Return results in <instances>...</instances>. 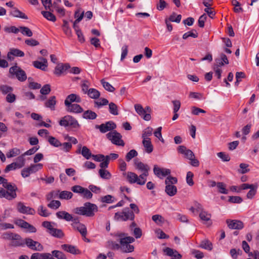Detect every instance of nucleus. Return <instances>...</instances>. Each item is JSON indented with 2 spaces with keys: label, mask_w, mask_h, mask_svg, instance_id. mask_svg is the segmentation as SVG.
<instances>
[{
  "label": "nucleus",
  "mask_w": 259,
  "mask_h": 259,
  "mask_svg": "<svg viewBox=\"0 0 259 259\" xmlns=\"http://www.w3.org/2000/svg\"><path fill=\"white\" fill-rule=\"evenodd\" d=\"M51 92L50 85L49 84L44 85L40 90V93L44 95H48Z\"/></svg>",
  "instance_id": "nucleus-64"
},
{
  "label": "nucleus",
  "mask_w": 259,
  "mask_h": 259,
  "mask_svg": "<svg viewBox=\"0 0 259 259\" xmlns=\"http://www.w3.org/2000/svg\"><path fill=\"white\" fill-rule=\"evenodd\" d=\"M56 98L55 96H53L49 98V99L45 102V105L46 107L50 108L51 110L55 109V105L56 104Z\"/></svg>",
  "instance_id": "nucleus-30"
},
{
  "label": "nucleus",
  "mask_w": 259,
  "mask_h": 259,
  "mask_svg": "<svg viewBox=\"0 0 259 259\" xmlns=\"http://www.w3.org/2000/svg\"><path fill=\"white\" fill-rule=\"evenodd\" d=\"M37 211L38 214L43 217H48L51 213L49 212L46 208L44 207L43 205H40L38 207Z\"/></svg>",
  "instance_id": "nucleus-35"
},
{
  "label": "nucleus",
  "mask_w": 259,
  "mask_h": 259,
  "mask_svg": "<svg viewBox=\"0 0 259 259\" xmlns=\"http://www.w3.org/2000/svg\"><path fill=\"white\" fill-rule=\"evenodd\" d=\"M135 166L137 169L143 172L140 175V177L143 179V183H143L144 181H147V177L148 176V171L150 169V167L147 164H144L141 161L135 162Z\"/></svg>",
  "instance_id": "nucleus-9"
},
{
  "label": "nucleus",
  "mask_w": 259,
  "mask_h": 259,
  "mask_svg": "<svg viewBox=\"0 0 259 259\" xmlns=\"http://www.w3.org/2000/svg\"><path fill=\"white\" fill-rule=\"evenodd\" d=\"M153 132V128L151 127H148L145 129L143 132L142 138H149L152 135Z\"/></svg>",
  "instance_id": "nucleus-62"
},
{
  "label": "nucleus",
  "mask_w": 259,
  "mask_h": 259,
  "mask_svg": "<svg viewBox=\"0 0 259 259\" xmlns=\"http://www.w3.org/2000/svg\"><path fill=\"white\" fill-rule=\"evenodd\" d=\"M98 210V206L91 202H85L83 206L76 207L74 209L75 213L88 217L94 216L95 212H97Z\"/></svg>",
  "instance_id": "nucleus-3"
},
{
  "label": "nucleus",
  "mask_w": 259,
  "mask_h": 259,
  "mask_svg": "<svg viewBox=\"0 0 259 259\" xmlns=\"http://www.w3.org/2000/svg\"><path fill=\"white\" fill-rule=\"evenodd\" d=\"M182 19V16L181 15H177L175 13L172 14L169 16V20L171 22H175L176 23H180Z\"/></svg>",
  "instance_id": "nucleus-50"
},
{
  "label": "nucleus",
  "mask_w": 259,
  "mask_h": 259,
  "mask_svg": "<svg viewBox=\"0 0 259 259\" xmlns=\"http://www.w3.org/2000/svg\"><path fill=\"white\" fill-rule=\"evenodd\" d=\"M135 109L136 112L141 116L143 119L146 121H149L151 119L150 114L146 113V110L140 104H135Z\"/></svg>",
  "instance_id": "nucleus-15"
},
{
  "label": "nucleus",
  "mask_w": 259,
  "mask_h": 259,
  "mask_svg": "<svg viewBox=\"0 0 259 259\" xmlns=\"http://www.w3.org/2000/svg\"><path fill=\"white\" fill-rule=\"evenodd\" d=\"M25 156V155L23 153V154L21 155L20 156L17 157V162L16 163H17L18 168H20L24 166L25 162V160L24 158Z\"/></svg>",
  "instance_id": "nucleus-51"
},
{
  "label": "nucleus",
  "mask_w": 259,
  "mask_h": 259,
  "mask_svg": "<svg viewBox=\"0 0 259 259\" xmlns=\"http://www.w3.org/2000/svg\"><path fill=\"white\" fill-rule=\"evenodd\" d=\"M48 142L51 145L55 147H58L62 145L61 142L58 139L52 136L49 137Z\"/></svg>",
  "instance_id": "nucleus-46"
},
{
  "label": "nucleus",
  "mask_w": 259,
  "mask_h": 259,
  "mask_svg": "<svg viewBox=\"0 0 259 259\" xmlns=\"http://www.w3.org/2000/svg\"><path fill=\"white\" fill-rule=\"evenodd\" d=\"M65 107L68 112L78 114L83 111V108L77 104H72Z\"/></svg>",
  "instance_id": "nucleus-21"
},
{
  "label": "nucleus",
  "mask_w": 259,
  "mask_h": 259,
  "mask_svg": "<svg viewBox=\"0 0 259 259\" xmlns=\"http://www.w3.org/2000/svg\"><path fill=\"white\" fill-rule=\"evenodd\" d=\"M100 176L104 179L108 180L111 178V174L107 170L104 169H100L99 170Z\"/></svg>",
  "instance_id": "nucleus-45"
},
{
  "label": "nucleus",
  "mask_w": 259,
  "mask_h": 259,
  "mask_svg": "<svg viewBox=\"0 0 259 259\" xmlns=\"http://www.w3.org/2000/svg\"><path fill=\"white\" fill-rule=\"evenodd\" d=\"M12 197H14V195H10L8 191L5 190L2 188H0V198H5L8 200H12Z\"/></svg>",
  "instance_id": "nucleus-43"
},
{
  "label": "nucleus",
  "mask_w": 259,
  "mask_h": 259,
  "mask_svg": "<svg viewBox=\"0 0 259 259\" xmlns=\"http://www.w3.org/2000/svg\"><path fill=\"white\" fill-rule=\"evenodd\" d=\"M232 4L234 6V11L235 13H239L243 11V9L240 7V4L237 0H232Z\"/></svg>",
  "instance_id": "nucleus-56"
},
{
  "label": "nucleus",
  "mask_w": 259,
  "mask_h": 259,
  "mask_svg": "<svg viewBox=\"0 0 259 259\" xmlns=\"http://www.w3.org/2000/svg\"><path fill=\"white\" fill-rule=\"evenodd\" d=\"M109 112L113 115H118L119 114L118 106L113 102H110L109 104Z\"/></svg>",
  "instance_id": "nucleus-37"
},
{
  "label": "nucleus",
  "mask_w": 259,
  "mask_h": 259,
  "mask_svg": "<svg viewBox=\"0 0 259 259\" xmlns=\"http://www.w3.org/2000/svg\"><path fill=\"white\" fill-rule=\"evenodd\" d=\"M72 222V227L79 232L83 237H85L87 234V230L85 226L79 223L77 218L74 219Z\"/></svg>",
  "instance_id": "nucleus-14"
},
{
  "label": "nucleus",
  "mask_w": 259,
  "mask_h": 259,
  "mask_svg": "<svg viewBox=\"0 0 259 259\" xmlns=\"http://www.w3.org/2000/svg\"><path fill=\"white\" fill-rule=\"evenodd\" d=\"M242 251L240 249L237 250L235 248H233L230 251V254L233 259H236L238 255H240Z\"/></svg>",
  "instance_id": "nucleus-60"
},
{
  "label": "nucleus",
  "mask_w": 259,
  "mask_h": 259,
  "mask_svg": "<svg viewBox=\"0 0 259 259\" xmlns=\"http://www.w3.org/2000/svg\"><path fill=\"white\" fill-rule=\"evenodd\" d=\"M130 207L131 210L128 207H125L121 212H116L114 217V220L117 221H134L135 218L134 213H139L140 210L138 206L134 203H131Z\"/></svg>",
  "instance_id": "nucleus-2"
},
{
  "label": "nucleus",
  "mask_w": 259,
  "mask_h": 259,
  "mask_svg": "<svg viewBox=\"0 0 259 259\" xmlns=\"http://www.w3.org/2000/svg\"><path fill=\"white\" fill-rule=\"evenodd\" d=\"M138 155V152L134 149L130 150L125 156V159L127 161H130L133 158Z\"/></svg>",
  "instance_id": "nucleus-52"
},
{
  "label": "nucleus",
  "mask_w": 259,
  "mask_h": 259,
  "mask_svg": "<svg viewBox=\"0 0 259 259\" xmlns=\"http://www.w3.org/2000/svg\"><path fill=\"white\" fill-rule=\"evenodd\" d=\"M41 14L43 16L49 21L55 22L56 20L55 16L49 11H42Z\"/></svg>",
  "instance_id": "nucleus-41"
},
{
  "label": "nucleus",
  "mask_w": 259,
  "mask_h": 259,
  "mask_svg": "<svg viewBox=\"0 0 259 259\" xmlns=\"http://www.w3.org/2000/svg\"><path fill=\"white\" fill-rule=\"evenodd\" d=\"M21 153L20 150L17 148H14L9 150L6 154L8 158H12L20 155Z\"/></svg>",
  "instance_id": "nucleus-39"
},
{
  "label": "nucleus",
  "mask_w": 259,
  "mask_h": 259,
  "mask_svg": "<svg viewBox=\"0 0 259 259\" xmlns=\"http://www.w3.org/2000/svg\"><path fill=\"white\" fill-rule=\"evenodd\" d=\"M90 86V82L88 80H83L82 81L81 87V90L82 92L86 94L88 93L89 91V87Z\"/></svg>",
  "instance_id": "nucleus-63"
},
{
  "label": "nucleus",
  "mask_w": 259,
  "mask_h": 259,
  "mask_svg": "<svg viewBox=\"0 0 259 259\" xmlns=\"http://www.w3.org/2000/svg\"><path fill=\"white\" fill-rule=\"evenodd\" d=\"M3 187L7 189V191L9 192L10 195H14V197H12V199L16 197V191L17 188L15 185H12L11 183H8L7 181L6 182V183L4 184Z\"/></svg>",
  "instance_id": "nucleus-28"
},
{
  "label": "nucleus",
  "mask_w": 259,
  "mask_h": 259,
  "mask_svg": "<svg viewBox=\"0 0 259 259\" xmlns=\"http://www.w3.org/2000/svg\"><path fill=\"white\" fill-rule=\"evenodd\" d=\"M17 210L21 213L34 215L35 214V210L33 208L29 206H26L22 202H19L17 206Z\"/></svg>",
  "instance_id": "nucleus-13"
},
{
  "label": "nucleus",
  "mask_w": 259,
  "mask_h": 259,
  "mask_svg": "<svg viewBox=\"0 0 259 259\" xmlns=\"http://www.w3.org/2000/svg\"><path fill=\"white\" fill-rule=\"evenodd\" d=\"M73 196L72 192L68 191H63L59 193V198L61 199L68 200L71 199Z\"/></svg>",
  "instance_id": "nucleus-38"
},
{
  "label": "nucleus",
  "mask_w": 259,
  "mask_h": 259,
  "mask_svg": "<svg viewBox=\"0 0 259 259\" xmlns=\"http://www.w3.org/2000/svg\"><path fill=\"white\" fill-rule=\"evenodd\" d=\"M101 84L104 88L107 91L113 92L115 90V88L108 82L105 81L104 79L101 80Z\"/></svg>",
  "instance_id": "nucleus-44"
},
{
  "label": "nucleus",
  "mask_w": 259,
  "mask_h": 259,
  "mask_svg": "<svg viewBox=\"0 0 259 259\" xmlns=\"http://www.w3.org/2000/svg\"><path fill=\"white\" fill-rule=\"evenodd\" d=\"M177 150L179 153L183 154L188 159H191V158L195 156L193 152L191 150L187 149L185 146H179Z\"/></svg>",
  "instance_id": "nucleus-19"
},
{
  "label": "nucleus",
  "mask_w": 259,
  "mask_h": 259,
  "mask_svg": "<svg viewBox=\"0 0 259 259\" xmlns=\"http://www.w3.org/2000/svg\"><path fill=\"white\" fill-rule=\"evenodd\" d=\"M178 182L177 179L171 176H168L165 180L166 185L165 191L166 193L169 196H173L177 194V188L174 184H177Z\"/></svg>",
  "instance_id": "nucleus-4"
},
{
  "label": "nucleus",
  "mask_w": 259,
  "mask_h": 259,
  "mask_svg": "<svg viewBox=\"0 0 259 259\" xmlns=\"http://www.w3.org/2000/svg\"><path fill=\"white\" fill-rule=\"evenodd\" d=\"M61 247L64 251L73 254H79L81 252L75 246L72 245L65 244L62 245Z\"/></svg>",
  "instance_id": "nucleus-24"
},
{
  "label": "nucleus",
  "mask_w": 259,
  "mask_h": 259,
  "mask_svg": "<svg viewBox=\"0 0 259 259\" xmlns=\"http://www.w3.org/2000/svg\"><path fill=\"white\" fill-rule=\"evenodd\" d=\"M154 174L159 178L165 177L170 174V170L167 168H160L155 165L153 168Z\"/></svg>",
  "instance_id": "nucleus-16"
},
{
  "label": "nucleus",
  "mask_w": 259,
  "mask_h": 259,
  "mask_svg": "<svg viewBox=\"0 0 259 259\" xmlns=\"http://www.w3.org/2000/svg\"><path fill=\"white\" fill-rule=\"evenodd\" d=\"M19 31H20L23 35L28 37H31L33 35L32 31L27 27H19Z\"/></svg>",
  "instance_id": "nucleus-40"
},
{
  "label": "nucleus",
  "mask_w": 259,
  "mask_h": 259,
  "mask_svg": "<svg viewBox=\"0 0 259 259\" xmlns=\"http://www.w3.org/2000/svg\"><path fill=\"white\" fill-rule=\"evenodd\" d=\"M163 251L165 254L169 256L173 257L174 259H181L182 255L176 250H174L169 247H166L163 249Z\"/></svg>",
  "instance_id": "nucleus-25"
},
{
  "label": "nucleus",
  "mask_w": 259,
  "mask_h": 259,
  "mask_svg": "<svg viewBox=\"0 0 259 259\" xmlns=\"http://www.w3.org/2000/svg\"><path fill=\"white\" fill-rule=\"evenodd\" d=\"M81 196L85 199H91L93 196V194L91 192L90 190H88L87 188H85L83 189L82 192L80 194Z\"/></svg>",
  "instance_id": "nucleus-55"
},
{
  "label": "nucleus",
  "mask_w": 259,
  "mask_h": 259,
  "mask_svg": "<svg viewBox=\"0 0 259 259\" xmlns=\"http://www.w3.org/2000/svg\"><path fill=\"white\" fill-rule=\"evenodd\" d=\"M189 37L197 38L198 37V33L195 30H192L185 33L183 35V38L184 39L188 38Z\"/></svg>",
  "instance_id": "nucleus-47"
},
{
  "label": "nucleus",
  "mask_w": 259,
  "mask_h": 259,
  "mask_svg": "<svg viewBox=\"0 0 259 259\" xmlns=\"http://www.w3.org/2000/svg\"><path fill=\"white\" fill-rule=\"evenodd\" d=\"M13 90L11 87L7 85H0V91L3 94H7L9 93H11Z\"/></svg>",
  "instance_id": "nucleus-57"
},
{
  "label": "nucleus",
  "mask_w": 259,
  "mask_h": 259,
  "mask_svg": "<svg viewBox=\"0 0 259 259\" xmlns=\"http://www.w3.org/2000/svg\"><path fill=\"white\" fill-rule=\"evenodd\" d=\"M11 15L14 17L20 18L24 19H28V17L18 9L14 8L10 13Z\"/></svg>",
  "instance_id": "nucleus-31"
},
{
  "label": "nucleus",
  "mask_w": 259,
  "mask_h": 259,
  "mask_svg": "<svg viewBox=\"0 0 259 259\" xmlns=\"http://www.w3.org/2000/svg\"><path fill=\"white\" fill-rule=\"evenodd\" d=\"M226 223L228 227L231 229H242L243 228V223L239 220H227Z\"/></svg>",
  "instance_id": "nucleus-20"
},
{
  "label": "nucleus",
  "mask_w": 259,
  "mask_h": 259,
  "mask_svg": "<svg viewBox=\"0 0 259 259\" xmlns=\"http://www.w3.org/2000/svg\"><path fill=\"white\" fill-rule=\"evenodd\" d=\"M97 117V114L91 110L85 111L83 114L82 117L86 119H95Z\"/></svg>",
  "instance_id": "nucleus-32"
},
{
  "label": "nucleus",
  "mask_w": 259,
  "mask_h": 259,
  "mask_svg": "<svg viewBox=\"0 0 259 259\" xmlns=\"http://www.w3.org/2000/svg\"><path fill=\"white\" fill-rule=\"evenodd\" d=\"M117 238L120 243L119 250L123 253H131L134 251L135 247L131 243L135 241V239L132 236H127V234L117 232L111 234Z\"/></svg>",
  "instance_id": "nucleus-1"
},
{
  "label": "nucleus",
  "mask_w": 259,
  "mask_h": 259,
  "mask_svg": "<svg viewBox=\"0 0 259 259\" xmlns=\"http://www.w3.org/2000/svg\"><path fill=\"white\" fill-rule=\"evenodd\" d=\"M119 243H117L112 240H109L107 242V246L112 249L119 250Z\"/></svg>",
  "instance_id": "nucleus-49"
},
{
  "label": "nucleus",
  "mask_w": 259,
  "mask_h": 259,
  "mask_svg": "<svg viewBox=\"0 0 259 259\" xmlns=\"http://www.w3.org/2000/svg\"><path fill=\"white\" fill-rule=\"evenodd\" d=\"M49 234L53 237L62 238L64 237V234L61 229L53 228L51 231H49Z\"/></svg>",
  "instance_id": "nucleus-34"
},
{
  "label": "nucleus",
  "mask_w": 259,
  "mask_h": 259,
  "mask_svg": "<svg viewBox=\"0 0 259 259\" xmlns=\"http://www.w3.org/2000/svg\"><path fill=\"white\" fill-rule=\"evenodd\" d=\"M43 167L41 163L31 164L30 166L23 168L21 171V176L25 178L28 177L31 174L35 173L41 169Z\"/></svg>",
  "instance_id": "nucleus-8"
},
{
  "label": "nucleus",
  "mask_w": 259,
  "mask_h": 259,
  "mask_svg": "<svg viewBox=\"0 0 259 259\" xmlns=\"http://www.w3.org/2000/svg\"><path fill=\"white\" fill-rule=\"evenodd\" d=\"M152 219L157 225L162 224L164 222V218L159 214L153 215L152 217Z\"/></svg>",
  "instance_id": "nucleus-48"
},
{
  "label": "nucleus",
  "mask_w": 259,
  "mask_h": 259,
  "mask_svg": "<svg viewBox=\"0 0 259 259\" xmlns=\"http://www.w3.org/2000/svg\"><path fill=\"white\" fill-rule=\"evenodd\" d=\"M59 125L65 127L77 128L79 124L77 120L71 115H65L62 117L59 121Z\"/></svg>",
  "instance_id": "nucleus-5"
},
{
  "label": "nucleus",
  "mask_w": 259,
  "mask_h": 259,
  "mask_svg": "<svg viewBox=\"0 0 259 259\" xmlns=\"http://www.w3.org/2000/svg\"><path fill=\"white\" fill-rule=\"evenodd\" d=\"M81 102V98L79 95L75 94H71L67 96L65 101V106H68L72 104V103H80Z\"/></svg>",
  "instance_id": "nucleus-17"
},
{
  "label": "nucleus",
  "mask_w": 259,
  "mask_h": 259,
  "mask_svg": "<svg viewBox=\"0 0 259 259\" xmlns=\"http://www.w3.org/2000/svg\"><path fill=\"white\" fill-rule=\"evenodd\" d=\"M116 127V124L112 121L106 122L105 123H102L100 125H96V128L99 129L102 133H105L108 131L113 130Z\"/></svg>",
  "instance_id": "nucleus-12"
},
{
  "label": "nucleus",
  "mask_w": 259,
  "mask_h": 259,
  "mask_svg": "<svg viewBox=\"0 0 259 259\" xmlns=\"http://www.w3.org/2000/svg\"><path fill=\"white\" fill-rule=\"evenodd\" d=\"M61 206V202L58 200H52L48 204V207L50 208L57 209Z\"/></svg>",
  "instance_id": "nucleus-53"
},
{
  "label": "nucleus",
  "mask_w": 259,
  "mask_h": 259,
  "mask_svg": "<svg viewBox=\"0 0 259 259\" xmlns=\"http://www.w3.org/2000/svg\"><path fill=\"white\" fill-rule=\"evenodd\" d=\"M9 73L13 76H15L20 81H24L27 79V75L25 72L17 64L9 69Z\"/></svg>",
  "instance_id": "nucleus-6"
},
{
  "label": "nucleus",
  "mask_w": 259,
  "mask_h": 259,
  "mask_svg": "<svg viewBox=\"0 0 259 259\" xmlns=\"http://www.w3.org/2000/svg\"><path fill=\"white\" fill-rule=\"evenodd\" d=\"M10 51L15 57H22L24 56V53L18 49L11 48Z\"/></svg>",
  "instance_id": "nucleus-58"
},
{
  "label": "nucleus",
  "mask_w": 259,
  "mask_h": 259,
  "mask_svg": "<svg viewBox=\"0 0 259 259\" xmlns=\"http://www.w3.org/2000/svg\"><path fill=\"white\" fill-rule=\"evenodd\" d=\"M14 124L15 125L14 130L17 133H24V130L18 127V126H23L24 125V123L22 121L20 120H15Z\"/></svg>",
  "instance_id": "nucleus-54"
},
{
  "label": "nucleus",
  "mask_w": 259,
  "mask_h": 259,
  "mask_svg": "<svg viewBox=\"0 0 259 259\" xmlns=\"http://www.w3.org/2000/svg\"><path fill=\"white\" fill-rule=\"evenodd\" d=\"M40 59L42 62H40L38 61H35L33 62V65L34 67L37 69H39L41 70L45 71L46 70V68L48 66L47 60L46 59L44 58H40Z\"/></svg>",
  "instance_id": "nucleus-27"
},
{
  "label": "nucleus",
  "mask_w": 259,
  "mask_h": 259,
  "mask_svg": "<svg viewBox=\"0 0 259 259\" xmlns=\"http://www.w3.org/2000/svg\"><path fill=\"white\" fill-rule=\"evenodd\" d=\"M217 188L219 193L227 194L228 193V190L226 189V185L223 182L217 183Z\"/></svg>",
  "instance_id": "nucleus-42"
},
{
  "label": "nucleus",
  "mask_w": 259,
  "mask_h": 259,
  "mask_svg": "<svg viewBox=\"0 0 259 259\" xmlns=\"http://www.w3.org/2000/svg\"><path fill=\"white\" fill-rule=\"evenodd\" d=\"M126 179L128 182L131 184L137 183L140 185H144L146 181H144L143 183H141L140 182H142L143 181V179L140 177V176H138L136 174L133 172L128 171L126 174Z\"/></svg>",
  "instance_id": "nucleus-11"
},
{
  "label": "nucleus",
  "mask_w": 259,
  "mask_h": 259,
  "mask_svg": "<svg viewBox=\"0 0 259 259\" xmlns=\"http://www.w3.org/2000/svg\"><path fill=\"white\" fill-rule=\"evenodd\" d=\"M77 153H80L83 157L87 159H90L93 154H92L90 150L87 146L81 147V145L78 146V149L76 151Z\"/></svg>",
  "instance_id": "nucleus-18"
},
{
  "label": "nucleus",
  "mask_w": 259,
  "mask_h": 259,
  "mask_svg": "<svg viewBox=\"0 0 259 259\" xmlns=\"http://www.w3.org/2000/svg\"><path fill=\"white\" fill-rule=\"evenodd\" d=\"M10 245L12 246H24V239H23L20 235L16 234L14 238L11 240Z\"/></svg>",
  "instance_id": "nucleus-23"
},
{
  "label": "nucleus",
  "mask_w": 259,
  "mask_h": 259,
  "mask_svg": "<svg viewBox=\"0 0 259 259\" xmlns=\"http://www.w3.org/2000/svg\"><path fill=\"white\" fill-rule=\"evenodd\" d=\"M193 176L194 175L191 171L187 172L186 176V182L187 184L190 186H192L194 185V182L193 180Z\"/></svg>",
  "instance_id": "nucleus-59"
},
{
  "label": "nucleus",
  "mask_w": 259,
  "mask_h": 259,
  "mask_svg": "<svg viewBox=\"0 0 259 259\" xmlns=\"http://www.w3.org/2000/svg\"><path fill=\"white\" fill-rule=\"evenodd\" d=\"M88 95L92 99H98L100 96V93L96 89L91 88L89 90Z\"/></svg>",
  "instance_id": "nucleus-36"
},
{
  "label": "nucleus",
  "mask_w": 259,
  "mask_h": 259,
  "mask_svg": "<svg viewBox=\"0 0 259 259\" xmlns=\"http://www.w3.org/2000/svg\"><path fill=\"white\" fill-rule=\"evenodd\" d=\"M4 30L5 32L8 33H13L16 34L19 32V27L17 28L14 26L10 27H5L4 28Z\"/></svg>",
  "instance_id": "nucleus-61"
},
{
  "label": "nucleus",
  "mask_w": 259,
  "mask_h": 259,
  "mask_svg": "<svg viewBox=\"0 0 259 259\" xmlns=\"http://www.w3.org/2000/svg\"><path fill=\"white\" fill-rule=\"evenodd\" d=\"M70 67V66L68 64H58L55 68L54 73L57 76H60L62 73Z\"/></svg>",
  "instance_id": "nucleus-26"
},
{
  "label": "nucleus",
  "mask_w": 259,
  "mask_h": 259,
  "mask_svg": "<svg viewBox=\"0 0 259 259\" xmlns=\"http://www.w3.org/2000/svg\"><path fill=\"white\" fill-rule=\"evenodd\" d=\"M56 217L58 219L61 220H64L66 221L73 222L75 218H74L72 215L65 211H58L56 214Z\"/></svg>",
  "instance_id": "nucleus-22"
},
{
  "label": "nucleus",
  "mask_w": 259,
  "mask_h": 259,
  "mask_svg": "<svg viewBox=\"0 0 259 259\" xmlns=\"http://www.w3.org/2000/svg\"><path fill=\"white\" fill-rule=\"evenodd\" d=\"M199 247L210 251L212 249V244L208 239H204L201 241Z\"/></svg>",
  "instance_id": "nucleus-33"
},
{
  "label": "nucleus",
  "mask_w": 259,
  "mask_h": 259,
  "mask_svg": "<svg viewBox=\"0 0 259 259\" xmlns=\"http://www.w3.org/2000/svg\"><path fill=\"white\" fill-rule=\"evenodd\" d=\"M25 245L32 250L40 251L44 249L43 246L39 242L34 241L30 238H26L24 239Z\"/></svg>",
  "instance_id": "nucleus-10"
},
{
  "label": "nucleus",
  "mask_w": 259,
  "mask_h": 259,
  "mask_svg": "<svg viewBox=\"0 0 259 259\" xmlns=\"http://www.w3.org/2000/svg\"><path fill=\"white\" fill-rule=\"evenodd\" d=\"M107 138L116 145L123 146L124 143L121 139L122 136L116 131L109 132L106 135Z\"/></svg>",
  "instance_id": "nucleus-7"
},
{
  "label": "nucleus",
  "mask_w": 259,
  "mask_h": 259,
  "mask_svg": "<svg viewBox=\"0 0 259 259\" xmlns=\"http://www.w3.org/2000/svg\"><path fill=\"white\" fill-rule=\"evenodd\" d=\"M142 143L147 153H150L153 151V147L150 138H144Z\"/></svg>",
  "instance_id": "nucleus-29"
}]
</instances>
